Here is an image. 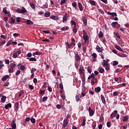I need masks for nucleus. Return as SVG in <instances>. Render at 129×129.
<instances>
[{"instance_id":"864d4df0","label":"nucleus","mask_w":129,"mask_h":129,"mask_svg":"<svg viewBox=\"0 0 129 129\" xmlns=\"http://www.w3.org/2000/svg\"><path fill=\"white\" fill-rule=\"evenodd\" d=\"M21 73V71L20 70H18L16 73V76H18L20 75V74Z\"/></svg>"},{"instance_id":"b1692460","label":"nucleus","mask_w":129,"mask_h":129,"mask_svg":"<svg viewBox=\"0 0 129 129\" xmlns=\"http://www.w3.org/2000/svg\"><path fill=\"white\" fill-rule=\"evenodd\" d=\"M117 113V110H114L113 112H112L111 114V117L113 118V117H115V114Z\"/></svg>"},{"instance_id":"c03bdc74","label":"nucleus","mask_w":129,"mask_h":129,"mask_svg":"<svg viewBox=\"0 0 129 129\" xmlns=\"http://www.w3.org/2000/svg\"><path fill=\"white\" fill-rule=\"evenodd\" d=\"M47 8H48V4L46 3L43 5L41 9H47Z\"/></svg>"},{"instance_id":"4d7b16f0","label":"nucleus","mask_w":129,"mask_h":129,"mask_svg":"<svg viewBox=\"0 0 129 129\" xmlns=\"http://www.w3.org/2000/svg\"><path fill=\"white\" fill-rule=\"evenodd\" d=\"M21 17H17L16 18V21L17 23H20V22H21Z\"/></svg>"},{"instance_id":"a878e982","label":"nucleus","mask_w":129,"mask_h":129,"mask_svg":"<svg viewBox=\"0 0 129 129\" xmlns=\"http://www.w3.org/2000/svg\"><path fill=\"white\" fill-rule=\"evenodd\" d=\"M78 6H79V9L80 11H81V12H82V11H83L82 4H81L80 3H79Z\"/></svg>"},{"instance_id":"6e6d98bb","label":"nucleus","mask_w":129,"mask_h":129,"mask_svg":"<svg viewBox=\"0 0 129 129\" xmlns=\"http://www.w3.org/2000/svg\"><path fill=\"white\" fill-rule=\"evenodd\" d=\"M115 35L116 37H117V38H118V39H120V36H119V33H118V32H116Z\"/></svg>"},{"instance_id":"393cba45","label":"nucleus","mask_w":129,"mask_h":129,"mask_svg":"<svg viewBox=\"0 0 129 129\" xmlns=\"http://www.w3.org/2000/svg\"><path fill=\"white\" fill-rule=\"evenodd\" d=\"M91 78H93V79H94V78H96L95 75H94V73H92L91 75L88 77V79H91Z\"/></svg>"},{"instance_id":"09e8293b","label":"nucleus","mask_w":129,"mask_h":129,"mask_svg":"<svg viewBox=\"0 0 129 129\" xmlns=\"http://www.w3.org/2000/svg\"><path fill=\"white\" fill-rule=\"evenodd\" d=\"M6 44V40H3L0 43V47H2L3 46V45H5Z\"/></svg>"},{"instance_id":"f704fd0d","label":"nucleus","mask_w":129,"mask_h":129,"mask_svg":"<svg viewBox=\"0 0 129 129\" xmlns=\"http://www.w3.org/2000/svg\"><path fill=\"white\" fill-rule=\"evenodd\" d=\"M29 5L31 8H32V9H33V10H35V9H36V7L35 6V5H34V4L30 3Z\"/></svg>"},{"instance_id":"5701e85b","label":"nucleus","mask_w":129,"mask_h":129,"mask_svg":"<svg viewBox=\"0 0 129 129\" xmlns=\"http://www.w3.org/2000/svg\"><path fill=\"white\" fill-rule=\"evenodd\" d=\"M100 90H101V88H100V87L95 88V91L97 93L100 92Z\"/></svg>"},{"instance_id":"58836bf2","label":"nucleus","mask_w":129,"mask_h":129,"mask_svg":"<svg viewBox=\"0 0 129 129\" xmlns=\"http://www.w3.org/2000/svg\"><path fill=\"white\" fill-rule=\"evenodd\" d=\"M3 12L4 14H5V15H7V14L8 13V12L7 10V9H6V8H3Z\"/></svg>"},{"instance_id":"2eb2a0df","label":"nucleus","mask_w":129,"mask_h":129,"mask_svg":"<svg viewBox=\"0 0 129 129\" xmlns=\"http://www.w3.org/2000/svg\"><path fill=\"white\" fill-rule=\"evenodd\" d=\"M9 78H10V76L6 75L2 78V81H6L7 79H9Z\"/></svg>"},{"instance_id":"72a5a7b5","label":"nucleus","mask_w":129,"mask_h":129,"mask_svg":"<svg viewBox=\"0 0 129 129\" xmlns=\"http://www.w3.org/2000/svg\"><path fill=\"white\" fill-rule=\"evenodd\" d=\"M99 38H102L103 37V33H102V31H100L99 34H98Z\"/></svg>"},{"instance_id":"c756f323","label":"nucleus","mask_w":129,"mask_h":129,"mask_svg":"<svg viewBox=\"0 0 129 129\" xmlns=\"http://www.w3.org/2000/svg\"><path fill=\"white\" fill-rule=\"evenodd\" d=\"M67 3V0H61L60 1V6H63V5H65Z\"/></svg>"},{"instance_id":"7c9ffc66","label":"nucleus","mask_w":129,"mask_h":129,"mask_svg":"<svg viewBox=\"0 0 129 129\" xmlns=\"http://www.w3.org/2000/svg\"><path fill=\"white\" fill-rule=\"evenodd\" d=\"M89 2L90 3V4L91 5H92V6H95L96 4H95V1H93L92 0H89Z\"/></svg>"},{"instance_id":"6ab92c4d","label":"nucleus","mask_w":129,"mask_h":129,"mask_svg":"<svg viewBox=\"0 0 129 129\" xmlns=\"http://www.w3.org/2000/svg\"><path fill=\"white\" fill-rule=\"evenodd\" d=\"M101 99L104 104L106 103V101H105V98H104V96H103V95H101Z\"/></svg>"},{"instance_id":"f8f14e48","label":"nucleus","mask_w":129,"mask_h":129,"mask_svg":"<svg viewBox=\"0 0 129 129\" xmlns=\"http://www.w3.org/2000/svg\"><path fill=\"white\" fill-rule=\"evenodd\" d=\"M107 14L109 16H112V17H117V14H116V13H110L109 12H108L107 13Z\"/></svg>"},{"instance_id":"a211bd4d","label":"nucleus","mask_w":129,"mask_h":129,"mask_svg":"<svg viewBox=\"0 0 129 129\" xmlns=\"http://www.w3.org/2000/svg\"><path fill=\"white\" fill-rule=\"evenodd\" d=\"M82 22H83L84 25H85V26H86V25H87V18H86V17L83 18Z\"/></svg>"},{"instance_id":"5fc2aeb1","label":"nucleus","mask_w":129,"mask_h":129,"mask_svg":"<svg viewBox=\"0 0 129 129\" xmlns=\"http://www.w3.org/2000/svg\"><path fill=\"white\" fill-rule=\"evenodd\" d=\"M107 126L108 127H110V126H111V123L110 122H109V121H108L107 122Z\"/></svg>"},{"instance_id":"052dcab7","label":"nucleus","mask_w":129,"mask_h":129,"mask_svg":"<svg viewBox=\"0 0 129 129\" xmlns=\"http://www.w3.org/2000/svg\"><path fill=\"white\" fill-rule=\"evenodd\" d=\"M87 71L89 72V73H91V69L90 68V67H88L87 68Z\"/></svg>"},{"instance_id":"ea45409f","label":"nucleus","mask_w":129,"mask_h":129,"mask_svg":"<svg viewBox=\"0 0 129 129\" xmlns=\"http://www.w3.org/2000/svg\"><path fill=\"white\" fill-rule=\"evenodd\" d=\"M30 120L32 123H35L36 122V119L33 117L31 118Z\"/></svg>"},{"instance_id":"cd10ccee","label":"nucleus","mask_w":129,"mask_h":129,"mask_svg":"<svg viewBox=\"0 0 129 129\" xmlns=\"http://www.w3.org/2000/svg\"><path fill=\"white\" fill-rule=\"evenodd\" d=\"M16 62H15V61H13V62L11 63L10 65V67L11 68H14L16 67Z\"/></svg>"},{"instance_id":"ddd939ff","label":"nucleus","mask_w":129,"mask_h":129,"mask_svg":"<svg viewBox=\"0 0 129 129\" xmlns=\"http://www.w3.org/2000/svg\"><path fill=\"white\" fill-rule=\"evenodd\" d=\"M76 101L77 102L80 101V98H81V96H80V94H78L75 97Z\"/></svg>"},{"instance_id":"8fccbe9b","label":"nucleus","mask_w":129,"mask_h":129,"mask_svg":"<svg viewBox=\"0 0 129 129\" xmlns=\"http://www.w3.org/2000/svg\"><path fill=\"white\" fill-rule=\"evenodd\" d=\"M47 99H48V97H44L42 98V102H45V101H47Z\"/></svg>"},{"instance_id":"4468645a","label":"nucleus","mask_w":129,"mask_h":129,"mask_svg":"<svg viewBox=\"0 0 129 129\" xmlns=\"http://www.w3.org/2000/svg\"><path fill=\"white\" fill-rule=\"evenodd\" d=\"M91 85H94L95 83H97V79L94 78L91 79Z\"/></svg>"},{"instance_id":"0eeeda50","label":"nucleus","mask_w":129,"mask_h":129,"mask_svg":"<svg viewBox=\"0 0 129 129\" xmlns=\"http://www.w3.org/2000/svg\"><path fill=\"white\" fill-rule=\"evenodd\" d=\"M67 125H68V120H67V119H66L63 120L62 127L63 128H65V127H66V126H67Z\"/></svg>"},{"instance_id":"2f4dec72","label":"nucleus","mask_w":129,"mask_h":129,"mask_svg":"<svg viewBox=\"0 0 129 129\" xmlns=\"http://www.w3.org/2000/svg\"><path fill=\"white\" fill-rule=\"evenodd\" d=\"M118 24L117 22H114L111 23V26L113 27V28H115V26Z\"/></svg>"},{"instance_id":"338daca9","label":"nucleus","mask_w":129,"mask_h":129,"mask_svg":"<svg viewBox=\"0 0 129 129\" xmlns=\"http://www.w3.org/2000/svg\"><path fill=\"white\" fill-rule=\"evenodd\" d=\"M37 69L35 68H32L31 70V73H34V72L36 71Z\"/></svg>"},{"instance_id":"bf43d9fd","label":"nucleus","mask_w":129,"mask_h":129,"mask_svg":"<svg viewBox=\"0 0 129 129\" xmlns=\"http://www.w3.org/2000/svg\"><path fill=\"white\" fill-rule=\"evenodd\" d=\"M5 62L7 65H9V64H10V60L9 59H5Z\"/></svg>"},{"instance_id":"603ef678","label":"nucleus","mask_w":129,"mask_h":129,"mask_svg":"<svg viewBox=\"0 0 129 129\" xmlns=\"http://www.w3.org/2000/svg\"><path fill=\"white\" fill-rule=\"evenodd\" d=\"M71 23L72 25H75V27H76V22H75V21H74V20H71Z\"/></svg>"},{"instance_id":"7ed1b4c3","label":"nucleus","mask_w":129,"mask_h":129,"mask_svg":"<svg viewBox=\"0 0 129 129\" xmlns=\"http://www.w3.org/2000/svg\"><path fill=\"white\" fill-rule=\"evenodd\" d=\"M84 71H85V70L84 69V67L83 66H82L79 68V72L81 75L84 76V75H85V74L84 73V72H83Z\"/></svg>"},{"instance_id":"9d476101","label":"nucleus","mask_w":129,"mask_h":129,"mask_svg":"<svg viewBox=\"0 0 129 129\" xmlns=\"http://www.w3.org/2000/svg\"><path fill=\"white\" fill-rule=\"evenodd\" d=\"M114 47L115 48H116L118 51H119L120 52H122V53H123V50L122 49L121 47H120V46H119V45H115Z\"/></svg>"},{"instance_id":"e433bc0d","label":"nucleus","mask_w":129,"mask_h":129,"mask_svg":"<svg viewBox=\"0 0 129 129\" xmlns=\"http://www.w3.org/2000/svg\"><path fill=\"white\" fill-rule=\"evenodd\" d=\"M86 121V119L84 118L83 119V123H82V126H84L85 124H86V123L85 122Z\"/></svg>"},{"instance_id":"f3484780","label":"nucleus","mask_w":129,"mask_h":129,"mask_svg":"<svg viewBox=\"0 0 129 129\" xmlns=\"http://www.w3.org/2000/svg\"><path fill=\"white\" fill-rule=\"evenodd\" d=\"M102 65L103 67H105V66H108V63L105 59L103 60V62H102Z\"/></svg>"},{"instance_id":"dca6fc26","label":"nucleus","mask_w":129,"mask_h":129,"mask_svg":"<svg viewBox=\"0 0 129 129\" xmlns=\"http://www.w3.org/2000/svg\"><path fill=\"white\" fill-rule=\"evenodd\" d=\"M67 19H68V15L67 14H65L62 18V22L63 23H65V22H66V21H67Z\"/></svg>"},{"instance_id":"c9c22d12","label":"nucleus","mask_w":129,"mask_h":129,"mask_svg":"<svg viewBox=\"0 0 129 129\" xmlns=\"http://www.w3.org/2000/svg\"><path fill=\"white\" fill-rule=\"evenodd\" d=\"M118 64V61L115 60L113 61L112 65L113 66H116V65Z\"/></svg>"},{"instance_id":"69168bd1","label":"nucleus","mask_w":129,"mask_h":129,"mask_svg":"<svg viewBox=\"0 0 129 129\" xmlns=\"http://www.w3.org/2000/svg\"><path fill=\"white\" fill-rule=\"evenodd\" d=\"M20 70H22V71H24V70H25V67L24 66H21L20 67Z\"/></svg>"},{"instance_id":"4c0bfd02","label":"nucleus","mask_w":129,"mask_h":129,"mask_svg":"<svg viewBox=\"0 0 129 129\" xmlns=\"http://www.w3.org/2000/svg\"><path fill=\"white\" fill-rule=\"evenodd\" d=\"M13 41L12 40H9L8 43L6 44V46L7 47H9V46H10V45L12 44Z\"/></svg>"},{"instance_id":"a19ab883","label":"nucleus","mask_w":129,"mask_h":129,"mask_svg":"<svg viewBox=\"0 0 129 129\" xmlns=\"http://www.w3.org/2000/svg\"><path fill=\"white\" fill-rule=\"evenodd\" d=\"M72 6L75 9H77V5L76 4V2H73L72 3Z\"/></svg>"},{"instance_id":"39448f33","label":"nucleus","mask_w":129,"mask_h":129,"mask_svg":"<svg viewBox=\"0 0 129 129\" xmlns=\"http://www.w3.org/2000/svg\"><path fill=\"white\" fill-rule=\"evenodd\" d=\"M75 61L78 62H80V60H81V57H80V56H79L78 54L75 53Z\"/></svg>"},{"instance_id":"f257e3e1","label":"nucleus","mask_w":129,"mask_h":129,"mask_svg":"<svg viewBox=\"0 0 129 129\" xmlns=\"http://www.w3.org/2000/svg\"><path fill=\"white\" fill-rule=\"evenodd\" d=\"M83 39L84 40L85 42H87L88 40H89V37H88V34L85 30H83Z\"/></svg>"},{"instance_id":"774afa93","label":"nucleus","mask_w":129,"mask_h":129,"mask_svg":"<svg viewBox=\"0 0 129 129\" xmlns=\"http://www.w3.org/2000/svg\"><path fill=\"white\" fill-rule=\"evenodd\" d=\"M14 37H19L20 36V34L19 33H14L13 34Z\"/></svg>"},{"instance_id":"412c9836","label":"nucleus","mask_w":129,"mask_h":129,"mask_svg":"<svg viewBox=\"0 0 129 129\" xmlns=\"http://www.w3.org/2000/svg\"><path fill=\"white\" fill-rule=\"evenodd\" d=\"M6 99H7V97L5 95H3L1 98V101L3 103H5L6 102Z\"/></svg>"},{"instance_id":"f03ea898","label":"nucleus","mask_w":129,"mask_h":129,"mask_svg":"<svg viewBox=\"0 0 129 129\" xmlns=\"http://www.w3.org/2000/svg\"><path fill=\"white\" fill-rule=\"evenodd\" d=\"M17 13H18L19 14H26L27 13V10H26V8L25 7H22V8L21 9H18L16 10Z\"/></svg>"},{"instance_id":"9b49d317","label":"nucleus","mask_w":129,"mask_h":129,"mask_svg":"<svg viewBox=\"0 0 129 129\" xmlns=\"http://www.w3.org/2000/svg\"><path fill=\"white\" fill-rule=\"evenodd\" d=\"M65 44L67 46L66 48L67 50H68V49H70V48H71V47L72 46V44H73V42H72L70 44H69V42H65Z\"/></svg>"},{"instance_id":"49530a36","label":"nucleus","mask_w":129,"mask_h":129,"mask_svg":"<svg viewBox=\"0 0 129 129\" xmlns=\"http://www.w3.org/2000/svg\"><path fill=\"white\" fill-rule=\"evenodd\" d=\"M99 13H100V14H102V15H103L104 14V11H103V10H102V9H99L98 10Z\"/></svg>"},{"instance_id":"aec40b11","label":"nucleus","mask_w":129,"mask_h":129,"mask_svg":"<svg viewBox=\"0 0 129 129\" xmlns=\"http://www.w3.org/2000/svg\"><path fill=\"white\" fill-rule=\"evenodd\" d=\"M50 19H52V20H54V21H56V20H59V17L55 16L54 15L50 16Z\"/></svg>"},{"instance_id":"1a4fd4ad","label":"nucleus","mask_w":129,"mask_h":129,"mask_svg":"<svg viewBox=\"0 0 129 129\" xmlns=\"http://www.w3.org/2000/svg\"><path fill=\"white\" fill-rule=\"evenodd\" d=\"M88 110L90 116H93V114H94V112L93 110L91 109V108L90 107H89Z\"/></svg>"},{"instance_id":"e2e57ef3","label":"nucleus","mask_w":129,"mask_h":129,"mask_svg":"<svg viewBox=\"0 0 129 129\" xmlns=\"http://www.w3.org/2000/svg\"><path fill=\"white\" fill-rule=\"evenodd\" d=\"M99 72L100 73H103V72H104V69H100L99 70Z\"/></svg>"},{"instance_id":"c85d7f7f","label":"nucleus","mask_w":129,"mask_h":129,"mask_svg":"<svg viewBox=\"0 0 129 129\" xmlns=\"http://www.w3.org/2000/svg\"><path fill=\"white\" fill-rule=\"evenodd\" d=\"M50 15H51V14L50 13V12H46L44 14V16L46 17V18H49V17H50Z\"/></svg>"},{"instance_id":"20e7f679","label":"nucleus","mask_w":129,"mask_h":129,"mask_svg":"<svg viewBox=\"0 0 129 129\" xmlns=\"http://www.w3.org/2000/svg\"><path fill=\"white\" fill-rule=\"evenodd\" d=\"M21 53H22V51L21 50L18 49V51L13 54V58H18V56H19V55H21Z\"/></svg>"},{"instance_id":"13d9d810","label":"nucleus","mask_w":129,"mask_h":129,"mask_svg":"<svg viewBox=\"0 0 129 129\" xmlns=\"http://www.w3.org/2000/svg\"><path fill=\"white\" fill-rule=\"evenodd\" d=\"M4 67V64H3V61L2 60H0V69H2L3 67Z\"/></svg>"},{"instance_id":"3c124183","label":"nucleus","mask_w":129,"mask_h":129,"mask_svg":"<svg viewBox=\"0 0 129 129\" xmlns=\"http://www.w3.org/2000/svg\"><path fill=\"white\" fill-rule=\"evenodd\" d=\"M13 71H14V68H10V69L9 70V73H13Z\"/></svg>"},{"instance_id":"de8ad7c7","label":"nucleus","mask_w":129,"mask_h":129,"mask_svg":"<svg viewBox=\"0 0 129 129\" xmlns=\"http://www.w3.org/2000/svg\"><path fill=\"white\" fill-rule=\"evenodd\" d=\"M119 57H121V58H126L127 57V55L125 54H123L122 55H119Z\"/></svg>"},{"instance_id":"bb28decb","label":"nucleus","mask_w":129,"mask_h":129,"mask_svg":"<svg viewBox=\"0 0 129 129\" xmlns=\"http://www.w3.org/2000/svg\"><path fill=\"white\" fill-rule=\"evenodd\" d=\"M27 25H33L34 22L30 20H27L26 21Z\"/></svg>"},{"instance_id":"6e6552de","label":"nucleus","mask_w":129,"mask_h":129,"mask_svg":"<svg viewBox=\"0 0 129 129\" xmlns=\"http://www.w3.org/2000/svg\"><path fill=\"white\" fill-rule=\"evenodd\" d=\"M96 50L97 51V52H98V53H102V52L103 51V48H100L99 46L97 45Z\"/></svg>"},{"instance_id":"79ce46f5","label":"nucleus","mask_w":129,"mask_h":129,"mask_svg":"<svg viewBox=\"0 0 129 129\" xmlns=\"http://www.w3.org/2000/svg\"><path fill=\"white\" fill-rule=\"evenodd\" d=\"M29 61H34V62H35L36 61H37V59H36V58L35 57H31L29 58Z\"/></svg>"},{"instance_id":"4be33fe9","label":"nucleus","mask_w":129,"mask_h":129,"mask_svg":"<svg viewBox=\"0 0 129 129\" xmlns=\"http://www.w3.org/2000/svg\"><path fill=\"white\" fill-rule=\"evenodd\" d=\"M9 107H10V108H12V104L8 103V104L5 105V108L6 109H9Z\"/></svg>"},{"instance_id":"680f3d73","label":"nucleus","mask_w":129,"mask_h":129,"mask_svg":"<svg viewBox=\"0 0 129 129\" xmlns=\"http://www.w3.org/2000/svg\"><path fill=\"white\" fill-rule=\"evenodd\" d=\"M92 55L93 58H96V57H97V54H96V53H93Z\"/></svg>"},{"instance_id":"a18cd8bd","label":"nucleus","mask_w":129,"mask_h":129,"mask_svg":"<svg viewBox=\"0 0 129 129\" xmlns=\"http://www.w3.org/2000/svg\"><path fill=\"white\" fill-rule=\"evenodd\" d=\"M73 33H74V34H76V33H77V29L76 28V27H74L73 29Z\"/></svg>"},{"instance_id":"473e14b6","label":"nucleus","mask_w":129,"mask_h":129,"mask_svg":"<svg viewBox=\"0 0 129 129\" xmlns=\"http://www.w3.org/2000/svg\"><path fill=\"white\" fill-rule=\"evenodd\" d=\"M127 120H128V116H127V115L124 116V118L123 119V121H126Z\"/></svg>"},{"instance_id":"37998d69","label":"nucleus","mask_w":129,"mask_h":129,"mask_svg":"<svg viewBox=\"0 0 129 129\" xmlns=\"http://www.w3.org/2000/svg\"><path fill=\"white\" fill-rule=\"evenodd\" d=\"M10 85V82H7L6 83H5L3 85V86H5V87H7Z\"/></svg>"},{"instance_id":"0e129e2a","label":"nucleus","mask_w":129,"mask_h":129,"mask_svg":"<svg viewBox=\"0 0 129 129\" xmlns=\"http://www.w3.org/2000/svg\"><path fill=\"white\" fill-rule=\"evenodd\" d=\"M34 55H37L38 56H40L41 55V53L39 51H36L34 53Z\"/></svg>"},{"instance_id":"423d86ee","label":"nucleus","mask_w":129,"mask_h":129,"mask_svg":"<svg viewBox=\"0 0 129 129\" xmlns=\"http://www.w3.org/2000/svg\"><path fill=\"white\" fill-rule=\"evenodd\" d=\"M11 125L12 126V128L14 129L17 128V124H16V122H15V119H13L12 120V122L11 123Z\"/></svg>"}]
</instances>
